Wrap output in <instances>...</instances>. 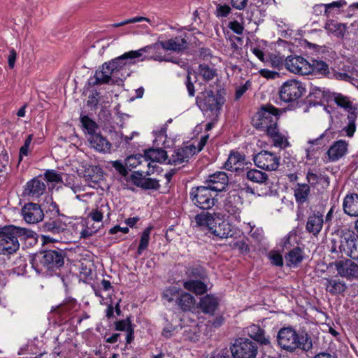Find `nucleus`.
<instances>
[{"instance_id": "obj_1", "label": "nucleus", "mask_w": 358, "mask_h": 358, "mask_svg": "<svg viewBox=\"0 0 358 358\" xmlns=\"http://www.w3.org/2000/svg\"><path fill=\"white\" fill-rule=\"evenodd\" d=\"M139 57V53L132 50L125 52L109 62H105L101 69L95 72V84L102 85L110 81L116 83L118 80H122L129 75V67L134 63L131 60Z\"/></svg>"}, {"instance_id": "obj_2", "label": "nucleus", "mask_w": 358, "mask_h": 358, "mask_svg": "<svg viewBox=\"0 0 358 358\" xmlns=\"http://www.w3.org/2000/svg\"><path fill=\"white\" fill-rule=\"evenodd\" d=\"M278 345L283 350L293 352L300 349L308 351L313 348L310 336L307 333L298 334L292 327H282L277 334Z\"/></svg>"}, {"instance_id": "obj_3", "label": "nucleus", "mask_w": 358, "mask_h": 358, "mask_svg": "<svg viewBox=\"0 0 358 358\" xmlns=\"http://www.w3.org/2000/svg\"><path fill=\"white\" fill-rule=\"evenodd\" d=\"M31 236V231L14 225L0 228V255H9L20 248L19 238Z\"/></svg>"}, {"instance_id": "obj_4", "label": "nucleus", "mask_w": 358, "mask_h": 358, "mask_svg": "<svg viewBox=\"0 0 358 358\" xmlns=\"http://www.w3.org/2000/svg\"><path fill=\"white\" fill-rule=\"evenodd\" d=\"M278 110L271 105L263 106L252 117L253 126L278 141L279 135L277 127Z\"/></svg>"}, {"instance_id": "obj_5", "label": "nucleus", "mask_w": 358, "mask_h": 358, "mask_svg": "<svg viewBox=\"0 0 358 358\" xmlns=\"http://www.w3.org/2000/svg\"><path fill=\"white\" fill-rule=\"evenodd\" d=\"M338 248L334 243L331 252L345 255L354 259H358V236L352 231L343 229L341 232Z\"/></svg>"}, {"instance_id": "obj_6", "label": "nucleus", "mask_w": 358, "mask_h": 358, "mask_svg": "<svg viewBox=\"0 0 358 358\" xmlns=\"http://www.w3.org/2000/svg\"><path fill=\"white\" fill-rule=\"evenodd\" d=\"M31 264L38 272L42 271L43 268L53 270L64 265V256L57 250H46L35 255Z\"/></svg>"}, {"instance_id": "obj_7", "label": "nucleus", "mask_w": 358, "mask_h": 358, "mask_svg": "<svg viewBox=\"0 0 358 358\" xmlns=\"http://www.w3.org/2000/svg\"><path fill=\"white\" fill-rule=\"evenodd\" d=\"M187 44L185 37L182 36H176L169 40H163V36H160L157 43L152 45L145 46L138 50H135L140 55V57L144 52H157L160 48L165 50H170L173 52H180L186 48Z\"/></svg>"}, {"instance_id": "obj_8", "label": "nucleus", "mask_w": 358, "mask_h": 358, "mask_svg": "<svg viewBox=\"0 0 358 358\" xmlns=\"http://www.w3.org/2000/svg\"><path fill=\"white\" fill-rule=\"evenodd\" d=\"M306 85L296 79L284 82L279 88V97L285 103H294L306 93Z\"/></svg>"}, {"instance_id": "obj_9", "label": "nucleus", "mask_w": 358, "mask_h": 358, "mask_svg": "<svg viewBox=\"0 0 358 358\" xmlns=\"http://www.w3.org/2000/svg\"><path fill=\"white\" fill-rule=\"evenodd\" d=\"M210 191L206 186L193 187L190 192V199L199 208L210 209L215 205V199Z\"/></svg>"}, {"instance_id": "obj_10", "label": "nucleus", "mask_w": 358, "mask_h": 358, "mask_svg": "<svg viewBox=\"0 0 358 358\" xmlns=\"http://www.w3.org/2000/svg\"><path fill=\"white\" fill-rule=\"evenodd\" d=\"M231 352L234 358H255L257 347L248 338H238L231 347Z\"/></svg>"}, {"instance_id": "obj_11", "label": "nucleus", "mask_w": 358, "mask_h": 358, "mask_svg": "<svg viewBox=\"0 0 358 358\" xmlns=\"http://www.w3.org/2000/svg\"><path fill=\"white\" fill-rule=\"evenodd\" d=\"M285 66L287 71L299 75L310 74V64L303 57L290 55L285 58Z\"/></svg>"}, {"instance_id": "obj_12", "label": "nucleus", "mask_w": 358, "mask_h": 358, "mask_svg": "<svg viewBox=\"0 0 358 358\" xmlns=\"http://www.w3.org/2000/svg\"><path fill=\"white\" fill-rule=\"evenodd\" d=\"M280 157L268 151H262L254 157L255 165L266 171H275L280 164Z\"/></svg>"}, {"instance_id": "obj_13", "label": "nucleus", "mask_w": 358, "mask_h": 358, "mask_svg": "<svg viewBox=\"0 0 358 358\" xmlns=\"http://www.w3.org/2000/svg\"><path fill=\"white\" fill-rule=\"evenodd\" d=\"M335 267L338 274L343 278L350 280L358 278V265L350 259L336 262Z\"/></svg>"}, {"instance_id": "obj_14", "label": "nucleus", "mask_w": 358, "mask_h": 358, "mask_svg": "<svg viewBox=\"0 0 358 358\" xmlns=\"http://www.w3.org/2000/svg\"><path fill=\"white\" fill-rule=\"evenodd\" d=\"M196 103L201 110L205 111L216 110L220 108L217 99L211 90H206L198 96Z\"/></svg>"}, {"instance_id": "obj_15", "label": "nucleus", "mask_w": 358, "mask_h": 358, "mask_svg": "<svg viewBox=\"0 0 358 358\" xmlns=\"http://www.w3.org/2000/svg\"><path fill=\"white\" fill-rule=\"evenodd\" d=\"M22 215L26 222L34 224L41 221L44 215L40 206L34 203H29L22 209Z\"/></svg>"}, {"instance_id": "obj_16", "label": "nucleus", "mask_w": 358, "mask_h": 358, "mask_svg": "<svg viewBox=\"0 0 358 358\" xmlns=\"http://www.w3.org/2000/svg\"><path fill=\"white\" fill-rule=\"evenodd\" d=\"M229 178L225 172L218 171L210 175L206 180V186L213 192H222L225 189Z\"/></svg>"}, {"instance_id": "obj_17", "label": "nucleus", "mask_w": 358, "mask_h": 358, "mask_svg": "<svg viewBox=\"0 0 358 358\" xmlns=\"http://www.w3.org/2000/svg\"><path fill=\"white\" fill-rule=\"evenodd\" d=\"M196 153V146L189 145L174 151L168 163L174 165H180L185 162H187L189 159Z\"/></svg>"}, {"instance_id": "obj_18", "label": "nucleus", "mask_w": 358, "mask_h": 358, "mask_svg": "<svg viewBox=\"0 0 358 358\" xmlns=\"http://www.w3.org/2000/svg\"><path fill=\"white\" fill-rule=\"evenodd\" d=\"M348 150V143L345 140L335 141L328 149L327 155L329 160L336 162L344 157Z\"/></svg>"}, {"instance_id": "obj_19", "label": "nucleus", "mask_w": 358, "mask_h": 358, "mask_svg": "<svg viewBox=\"0 0 358 358\" xmlns=\"http://www.w3.org/2000/svg\"><path fill=\"white\" fill-rule=\"evenodd\" d=\"M87 141L91 148L99 152H110L111 143L99 133H96L87 137Z\"/></svg>"}, {"instance_id": "obj_20", "label": "nucleus", "mask_w": 358, "mask_h": 358, "mask_svg": "<svg viewBox=\"0 0 358 358\" xmlns=\"http://www.w3.org/2000/svg\"><path fill=\"white\" fill-rule=\"evenodd\" d=\"M45 189V185L38 177L29 180L24 187V194L31 197L38 198Z\"/></svg>"}, {"instance_id": "obj_21", "label": "nucleus", "mask_w": 358, "mask_h": 358, "mask_svg": "<svg viewBox=\"0 0 358 358\" xmlns=\"http://www.w3.org/2000/svg\"><path fill=\"white\" fill-rule=\"evenodd\" d=\"M242 198L236 192L229 195L224 205L225 210L229 214L234 215L238 221H240V213L241 211Z\"/></svg>"}, {"instance_id": "obj_22", "label": "nucleus", "mask_w": 358, "mask_h": 358, "mask_svg": "<svg viewBox=\"0 0 358 358\" xmlns=\"http://www.w3.org/2000/svg\"><path fill=\"white\" fill-rule=\"evenodd\" d=\"M327 131V130L320 134L317 138L307 141L304 147L307 159L312 160L316 158V153L324 145V143H322V140L326 136Z\"/></svg>"}, {"instance_id": "obj_23", "label": "nucleus", "mask_w": 358, "mask_h": 358, "mask_svg": "<svg viewBox=\"0 0 358 358\" xmlns=\"http://www.w3.org/2000/svg\"><path fill=\"white\" fill-rule=\"evenodd\" d=\"M210 231L220 238H227L233 235L231 225L227 221L217 220L210 229Z\"/></svg>"}, {"instance_id": "obj_24", "label": "nucleus", "mask_w": 358, "mask_h": 358, "mask_svg": "<svg viewBox=\"0 0 358 358\" xmlns=\"http://www.w3.org/2000/svg\"><path fill=\"white\" fill-rule=\"evenodd\" d=\"M324 224L323 215L320 212H314L308 217L306 223V230L313 234L317 235L322 229Z\"/></svg>"}, {"instance_id": "obj_25", "label": "nucleus", "mask_w": 358, "mask_h": 358, "mask_svg": "<svg viewBox=\"0 0 358 358\" xmlns=\"http://www.w3.org/2000/svg\"><path fill=\"white\" fill-rule=\"evenodd\" d=\"M343 208L344 212L348 215L358 217V194L346 195L343 199Z\"/></svg>"}, {"instance_id": "obj_26", "label": "nucleus", "mask_w": 358, "mask_h": 358, "mask_svg": "<svg viewBox=\"0 0 358 358\" xmlns=\"http://www.w3.org/2000/svg\"><path fill=\"white\" fill-rule=\"evenodd\" d=\"M219 304L218 299L213 294H207L200 299L199 308L206 314L213 315Z\"/></svg>"}, {"instance_id": "obj_27", "label": "nucleus", "mask_w": 358, "mask_h": 358, "mask_svg": "<svg viewBox=\"0 0 358 358\" xmlns=\"http://www.w3.org/2000/svg\"><path fill=\"white\" fill-rule=\"evenodd\" d=\"M247 334L262 345L270 343L269 337L265 335V331L259 325L252 324L246 328Z\"/></svg>"}, {"instance_id": "obj_28", "label": "nucleus", "mask_w": 358, "mask_h": 358, "mask_svg": "<svg viewBox=\"0 0 358 358\" xmlns=\"http://www.w3.org/2000/svg\"><path fill=\"white\" fill-rule=\"evenodd\" d=\"M324 280L326 291L332 295L341 294L347 288L346 284L339 279L325 278Z\"/></svg>"}, {"instance_id": "obj_29", "label": "nucleus", "mask_w": 358, "mask_h": 358, "mask_svg": "<svg viewBox=\"0 0 358 358\" xmlns=\"http://www.w3.org/2000/svg\"><path fill=\"white\" fill-rule=\"evenodd\" d=\"M194 221L196 227L206 228L210 231L213 224L215 223V218L210 213L203 212L195 216Z\"/></svg>"}, {"instance_id": "obj_30", "label": "nucleus", "mask_w": 358, "mask_h": 358, "mask_svg": "<svg viewBox=\"0 0 358 358\" xmlns=\"http://www.w3.org/2000/svg\"><path fill=\"white\" fill-rule=\"evenodd\" d=\"M285 259L287 266L296 267L302 262L303 252L299 248H296L286 254Z\"/></svg>"}, {"instance_id": "obj_31", "label": "nucleus", "mask_w": 358, "mask_h": 358, "mask_svg": "<svg viewBox=\"0 0 358 358\" xmlns=\"http://www.w3.org/2000/svg\"><path fill=\"white\" fill-rule=\"evenodd\" d=\"M327 31L336 37H343L347 28L345 24L334 20H328L324 27Z\"/></svg>"}, {"instance_id": "obj_32", "label": "nucleus", "mask_w": 358, "mask_h": 358, "mask_svg": "<svg viewBox=\"0 0 358 358\" xmlns=\"http://www.w3.org/2000/svg\"><path fill=\"white\" fill-rule=\"evenodd\" d=\"M245 156L238 152H231L225 163V168L230 171H237L243 164Z\"/></svg>"}, {"instance_id": "obj_33", "label": "nucleus", "mask_w": 358, "mask_h": 358, "mask_svg": "<svg viewBox=\"0 0 358 358\" xmlns=\"http://www.w3.org/2000/svg\"><path fill=\"white\" fill-rule=\"evenodd\" d=\"M145 161L164 162L167 159L166 152L162 148L149 149L145 151Z\"/></svg>"}, {"instance_id": "obj_34", "label": "nucleus", "mask_w": 358, "mask_h": 358, "mask_svg": "<svg viewBox=\"0 0 358 358\" xmlns=\"http://www.w3.org/2000/svg\"><path fill=\"white\" fill-rule=\"evenodd\" d=\"M185 289L189 292H192L196 294H203L206 292L207 285L201 280H189L183 282Z\"/></svg>"}, {"instance_id": "obj_35", "label": "nucleus", "mask_w": 358, "mask_h": 358, "mask_svg": "<svg viewBox=\"0 0 358 358\" xmlns=\"http://www.w3.org/2000/svg\"><path fill=\"white\" fill-rule=\"evenodd\" d=\"M103 226V223L96 222L94 221L86 219L84 229L80 232V237L88 238L96 234Z\"/></svg>"}, {"instance_id": "obj_36", "label": "nucleus", "mask_w": 358, "mask_h": 358, "mask_svg": "<svg viewBox=\"0 0 358 358\" xmlns=\"http://www.w3.org/2000/svg\"><path fill=\"white\" fill-rule=\"evenodd\" d=\"M296 201L299 203H304L307 201L310 194V187L307 184L298 183L294 189Z\"/></svg>"}, {"instance_id": "obj_37", "label": "nucleus", "mask_w": 358, "mask_h": 358, "mask_svg": "<svg viewBox=\"0 0 358 358\" xmlns=\"http://www.w3.org/2000/svg\"><path fill=\"white\" fill-rule=\"evenodd\" d=\"M177 303L183 310H190L194 307L195 299L190 294L181 291Z\"/></svg>"}, {"instance_id": "obj_38", "label": "nucleus", "mask_w": 358, "mask_h": 358, "mask_svg": "<svg viewBox=\"0 0 358 358\" xmlns=\"http://www.w3.org/2000/svg\"><path fill=\"white\" fill-rule=\"evenodd\" d=\"M43 229L54 234H59L64 231L66 225L59 220H52L45 223Z\"/></svg>"}, {"instance_id": "obj_39", "label": "nucleus", "mask_w": 358, "mask_h": 358, "mask_svg": "<svg viewBox=\"0 0 358 358\" xmlns=\"http://www.w3.org/2000/svg\"><path fill=\"white\" fill-rule=\"evenodd\" d=\"M246 178L248 180L257 182L263 183L268 179V176L266 173L262 172L257 169H251L247 171Z\"/></svg>"}, {"instance_id": "obj_40", "label": "nucleus", "mask_w": 358, "mask_h": 358, "mask_svg": "<svg viewBox=\"0 0 358 358\" xmlns=\"http://www.w3.org/2000/svg\"><path fill=\"white\" fill-rule=\"evenodd\" d=\"M310 74L326 76L329 73L327 64L323 61L315 60L310 64Z\"/></svg>"}, {"instance_id": "obj_41", "label": "nucleus", "mask_w": 358, "mask_h": 358, "mask_svg": "<svg viewBox=\"0 0 358 358\" xmlns=\"http://www.w3.org/2000/svg\"><path fill=\"white\" fill-rule=\"evenodd\" d=\"M80 122L83 128L87 131L88 136L96 134L98 129L96 123L87 115L80 116Z\"/></svg>"}, {"instance_id": "obj_42", "label": "nucleus", "mask_w": 358, "mask_h": 358, "mask_svg": "<svg viewBox=\"0 0 358 358\" xmlns=\"http://www.w3.org/2000/svg\"><path fill=\"white\" fill-rule=\"evenodd\" d=\"M152 229V227H148L143 231L141 236L140 243L137 250V253L138 255H141L143 251H144L148 248Z\"/></svg>"}, {"instance_id": "obj_43", "label": "nucleus", "mask_w": 358, "mask_h": 358, "mask_svg": "<svg viewBox=\"0 0 358 358\" xmlns=\"http://www.w3.org/2000/svg\"><path fill=\"white\" fill-rule=\"evenodd\" d=\"M285 59L284 57L280 54H271L265 63L280 69L285 64Z\"/></svg>"}, {"instance_id": "obj_44", "label": "nucleus", "mask_w": 358, "mask_h": 358, "mask_svg": "<svg viewBox=\"0 0 358 358\" xmlns=\"http://www.w3.org/2000/svg\"><path fill=\"white\" fill-rule=\"evenodd\" d=\"M199 73L206 81L213 79L216 76L215 70L206 64L199 65Z\"/></svg>"}, {"instance_id": "obj_45", "label": "nucleus", "mask_w": 358, "mask_h": 358, "mask_svg": "<svg viewBox=\"0 0 358 358\" xmlns=\"http://www.w3.org/2000/svg\"><path fill=\"white\" fill-rule=\"evenodd\" d=\"M345 3L344 1H336L330 3L317 5L316 6L315 8L317 9L324 7V13L327 15V17H329V14L331 13L333 10H338L341 7L343 6Z\"/></svg>"}, {"instance_id": "obj_46", "label": "nucleus", "mask_w": 358, "mask_h": 358, "mask_svg": "<svg viewBox=\"0 0 358 358\" xmlns=\"http://www.w3.org/2000/svg\"><path fill=\"white\" fill-rule=\"evenodd\" d=\"M231 11V7L226 3H217L215 4V15L218 18L227 17Z\"/></svg>"}, {"instance_id": "obj_47", "label": "nucleus", "mask_w": 358, "mask_h": 358, "mask_svg": "<svg viewBox=\"0 0 358 358\" xmlns=\"http://www.w3.org/2000/svg\"><path fill=\"white\" fill-rule=\"evenodd\" d=\"M107 206L101 205L99 208H97L93 210L91 213H89L87 219L94 221L96 222L102 223L103 220V214L104 213V209H107Z\"/></svg>"}, {"instance_id": "obj_48", "label": "nucleus", "mask_w": 358, "mask_h": 358, "mask_svg": "<svg viewBox=\"0 0 358 358\" xmlns=\"http://www.w3.org/2000/svg\"><path fill=\"white\" fill-rule=\"evenodd\" d=\"M181 289L176 286L166 289L163 293V297L169 302L173 301L176 298L178 299Z\"/></svg>"}, {"instance_id": "obj_49", "label": "nucleus", "mask_w": 358, "mask_h": 358, "mask_svg": "<svg viewBox=\"0 0 358 358\" xmlns=\"http://www.w3.org/2000/svg\"><path fill=\"white\" fill-rule=\"evenodd\" d=\"M348 119L349 120L348 124L343 129V131L347 136L352 137L356 130V115L354 113H351L348 116Z\"/></svg>"}, {"instance_id": "obj_50", "label": "nucleus", "mask_w": 358, "mask_h": 358, "mask_svg": "<svg viewBox=\"0 0 358 358\" xmlns=\"http://www.w3.org/2000/svg\"><path fill=\"white\" fill-rule=\"evenodd\" d=\"M33 140V135L29 134L26 138L24 145L20 149L19 162L22 160L23 157L28 156L31 150L30 146Z\"/></svg>"}, {"instance_id": "obj_51", "label": "nucleus", "mask_w": 358, "mask_h": 358, "mask_svg": "<svg viewBox=\"0 0 358 358\" xmlns=\"http://www.w3.org/2000/svg\"><path fill=\"white\" fill-rule=\"evenodd\" d=\"M143 161H145L144 155H131L126 159L125 164L127 166L133 169L140 165Z\"/></svg>"}, {"instance_id": "obj_52", "label": "nucleus", "mask_w": 358, "mask_h": 358, "mask_svg": "<svg viewBox=\"0 0 358 358\" xmlns=\"http://www.w3.org/2000/svg\"><path fill=\"white\" fill-rule=\"evenodd\" d=\"M78 304L76 300L71 299L66 303L57 307L62 313H71L73 311L76 310Z\"/></svg>"}, {"instance_id": "obj_53", "label": "nucleus", "mask_w": 358, "mask_h": 358, "mask_svg": "<svg viewBox=\"0 0 358 358\" xmlns=\"http://www.w3.org/2000/svg\"><path fill=\"white\" fill-rule=\"evenodd\" d=\"M335 103L341 108H350L352 107V103L349 100L348 97L343 96L341 94H336L334 95Z\"/></svg>"}, {"instance_id": "obj_54", "label": "nucleus", "mask_w": 358, "mask_h": 358, "mask_svg": "<svg viewBox=\"0 0 358 358\" xmlns=\"http://www.w3.org/2000/svg\"><path fill=\"white\" fill-rule=\"evenodd\" d=\"M143 21H145V22H147L149 23L150 22V20L148 17L137 16V17H131V18L123 20L118 23L113 24L111 26L113 27H122V26L126 25L129 23H136V22H143Z\"/></svg>"}, {"instance_id": "obj_55", "label": "nucleus", "mask_w": 358, "mask_h": 358, "mask_svg": "<svg viewBox=\"0 0 358 358\" xmlns=\"http://www.w3.org/2000/svg\"><path fill=\"white\" fill-rule=\"evenodd\" d=\"M45 178L48 182H60L62 181V176L55 170H48L44 173Z\"/></svg>"}, {"instance_id": "obj_56", "label": "nucleus", "mask_w": 358, "mask_h": 358, "mask_svg": "<svg viewBox=\"0 0 358 358\" xmlns=\"http://www.w3.org/2000/svg\"><path fill=\"white\" fill-rule=\"evenodd\" d=\"M268 258L271 264L276 266H282L283 264V259L280 254L277 252L272 251L268 254Z\"/></svg>"}, {"instance_id": "obj_57", "label": "nucleus", "mask_w": 358, "mask_h": 358, "mask_svg": "<svg viewBox=\"0 0 358 358\" xmlns=\"http://www.w3.org/2000/svg\"><path fill=\"white\" fill-rule=\"evenodd\" d=\"M133 327L129 319L120 320L115 324V329L117 331H127L132 329Z\"/></svg>"}, {"instance_id": "obj_58", "label": "nucleus", "mask_w": 358, "mask_h": 358, "mask_svg": "<svg viewBox=\"0 0 358 358\" xmlns=\"http://www.w3.org/2000/svg\"><path fill=\"white\" fill-rule=\"evenodd\" d=\"M85 181L90 187H94L95 185L98 184L102 179L101 176L96 174L91 176L90 174L85 176Z\"/></svg>"}, {"instance_id": "obj_59", "label": "nucleus", "mask_w": 358, "mask_h": 358, "mask_svg": "<svg viewBox=\"0 0 358 358\" xmlns=\"http://www.w3.org/2000/svg\"><path fill=\"white\" fill-rule=\"evenodd\" d=\"M100 99V94L97 92H93L88 97L87 106L95 107L98 105Z\"/></svg>"}, {"instance_id": "obj_60", "label": "nucleus", "mask_w": 358, "mask_h": 358, "mask_svg": "<svg viewBox=\"0 0 358 358\" xmlns=\"http://www.w3.org/2000/svg\"><path fill=\"white\" fill-rule=\"evenodd\" d=\"M166 127L165 126L160 128L159 130H154L153 134L156 137V140L159 141H162L164 143L166 138Z\"/></svg>"}, {"instance_id": "obj_61", "label": "nucleus", "mask_w": 358, "mask_h": 358, "mask_svg": "<svg viewBox=\"0 0 358 358\" xmlns=\"http://www.w3.org/2000/svg\"><path fill=\"white\" fill-rule=\"evenodd\" d=\"M229 27L237 34H241L243 31V25L236 20L230 22Z\"/></svg>"}, {"instance_id": "obj_62", "label": "nucleus", "mask_w": 358, "mask_h": 358, "mask_svg": "<svg viewBox=\"0 0 358 358\" xmlns=\"http://www.w3.org/2000/svg\"><path fill=\"white\" fill-rule=\"evenodd\" d=\"M250 50L260 61L264 63L266 62V59L264 57V53L259 47L252 46Z\"/></svg>"}, {"instance_id": "obj_63", "label": "nucleus", "mask_w": 358, "mask_h": 358, "mask_svg": "<svg viewBox=\"0 0 358 358\" xmlns=\"http://www.w3.org/2000/svg\"><path fill=\"white\" fill-rule=\"evenodd\" d=\"M250 85V81H247L244 85L238 87L236 91V99H240L243 95V94L248 90Z\"/></svg>"}, {"instance_id": "obj_64", "label": "nucleus", "mask_w": 358, "mask_h": 358, "mask_svg": "<svg viewBox=\"0 0 358 358\" xmlns=\"http://www.w3.org/2000/svg\"><path fill=\"white\" fill-rule=\"evenodd\" d=\"M185 84H186V87L189 96H194L195 90H194V86L193 82L191 80L190 73H188Z\"/></svg>"}]
</instances>
